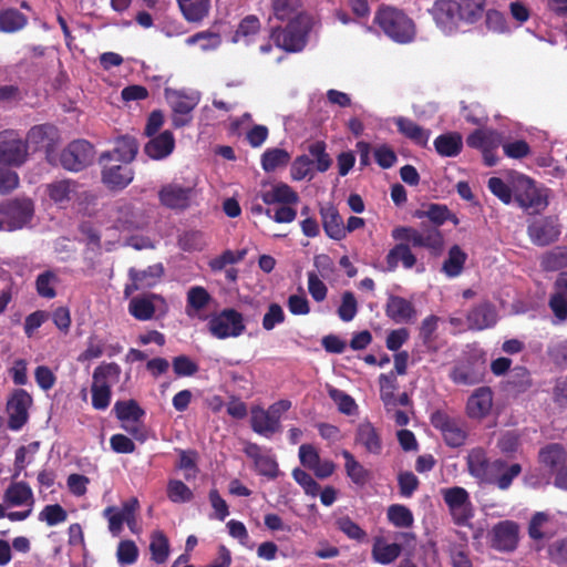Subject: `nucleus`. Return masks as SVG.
Here are the masks:
<instances>
[{
    "label": "nucleus",
    "mask_w": 567,
    "mask_h": 567,
    "mask_svg": "<svg viewBox=\"0 0 567 567\" xmlns=\"http://www.w3.org/2000/svg\"><path fill=\"white\" fill-rule=\"evenodd\" d=\"M338 527L350 539L362 542L367 537V533L349 517L340 518L338 520Z\"/></svg>",
    "instance_id": "63"
},
{
    "label": "nucleus",
    "mask_w": 567,
    "mask_h": 567,
    "mask_svg": "<svg viewBox=\"0 0 567 567\" xmlns=\"http://www.w3.org/2000/svg\"><path fill=\"white\" fill-rule=\"evenodd\" d=\"M466 259L467 255L460 246L454 245L449 250V256L443 262L442 271L449 277H456L462 272Z\"/></svg>",
    "instance_id": "43"
},
{
    "label": "nucleus",
    "mask_w": 567,
    "mask_h": 567,
    "mask_svg": "<svg viewBox=\"0 0 567 567\" xmlns=\"http://www.w3.org/2000/svg\"><path fill=\"white\" fill-rule=\"evenodd\" d=\"M468 473L482 483H487L492 471H497L502 466L501 458L489 461L484 449H472L466 457Z\"/></svg>",
    "instance_id": "13"
},
{
    "label": "nucleus",
    "mask_w": 567,
    "mask_h": 567,
    "mask_svg": "<svg viewBox=\"0 0 567 567\" xmlns=\"http://www.w3.org/2000/svg\"><path fill=\"white\" fill-rule=\"evenodd\" d=\"M250 425L255 433L265 437H271L281 431V423L277 422L266 409L255 406L250 412Z\"/></svg>",
    "instance_id": "20"
},
{
    "label": "nucleus",
    "mask_w": 567,
    "mask_h": 567,
    "mask_svg": "<svg viewBox=\"0 0 567 567\" xmlns=\"http://www.w3.org/2000/svg\"><path fill=\"white\" fill-rule=\"evenodd\" d=\"M547 554L551 563L558 566L567 565V537L553 542L547 548Z\"/></svg>",
    "instance_id": "60"
},
{
    "label": "nucleus",
    "mask_w": 567,
    "mask_h": 567,
    "mask_svg": "<svg viewBox=\"0 0 567 567\" xmlns=\"http://www.w3.org/2000/svg\"><path fill=\"white\" fill-rule=\"evenodd\" d=\"M550 516L545 512H536L528 524V535L534 540H540L546 537V534L543 532V527L546 523H548Z\"/></svg>",
    "instance_id": "58"
},
{
    "label": "nucleus",
    "mask_w": 567,
    "mask_h": 567,
    "mask_svg": "<svg viewBox=\"0 0 567 567\" xmlns=\"http://www.w3.org/2000/svg\"><path fill=\"white\" fill-rule=\"evenodd\" d=\"M194 193V186L171 183L161 188L158 197L164 206L171 209L184 210L189 207Z\"/></svg>",
    "instance_id": "15"
},
{
    "label": "nucleus",
    "mask_w": 567,
    "mask_h": 567,
    "mask_svg": "<svg viewBox=\"0 0 567 567\" xmlns=\"http://www.w3.org/2000/svg\"><path fill=\"white\" fill-rule=\"evenodd\" d=\"M495 308L484 302L473 308L467 315V322L471 329L483 330L492 327L496 322Z\"/></svg>",
    "instance_id": "27"
},
{
    "label": "nucleus",
    "mask_w": 567,
    "mask_h": 567,
    "mask_svg": "<svg viewBox=\"0 0 567 567\" xmlns=\"http://www.w3.org/2000/svg\"><path fill=\"white\" fill-rule=\"evenodd\" d=\"M434 146L440 155L454 157L462 150V136L458 133L442 134L434 141Z\"/></svg>",
    "instance_id": "41"
},
{
    "label": "nucleus",
    "mask_w": 567,
    "mask_h": 567,
    "mask_svg": "<svg viewBox=\"0 0 567 567\" xmlns=\"http://www.w3.org/2000/svg\"><path fill=\"white\" fill-rule=\"evenodd\" d=\"M493 410V392H472L466 402L470 419L482 420Z\"/></svg>",
    "instance_id": "23"
},
{
    "label": "nucleus",
    "mask_w": 567,
    "mask_h": 567,
    "mask_svg": "<svg viewBox=\"0 0 567 567\" xmlns=\"http://www.w3.org/2000/svg\"><path fill=\"white\" fill-rule=\"evenodd\" d=\"M117 563L122 566L133 565L138 558V548L131 539L121 540L116 549Z\"/></svg>",
    "instance_id": "51"
},
{
    "label": "nucleus",
    "mask_w": 567,
    "mask_h": 567,
    "mask_svg": "<svg viewBox=\"0 0 567 567\" xmlns=\"http://www.w3.org/2000/svg\"><path fill=\"white\" fill-rule=\"evenodd\" d=\"M527 233L535 245L547 246L558 240L560 225L555 217H542L528 225Z\"/></svg>",
    "instance_id": "14"
},
{
    "label": "nucleus",
    "mask_w": 567,
    "mask_h": 567,
    "mask_svg": "<svg viewBox=\"0 0 567 567\" xmlns=\"http://www.w3.org/2000/svg\"><path fill=\"white\" fill-rule=\"evenodd\" d=\"M293 480L303 488L307 495L316 497L319 495L320 485L312 478V476L301 468L292 471Z\"/></svg>",
    "instance_id": "57"
},
{
    "label": "nucleus",
    "mask_w": 567,
    "mask_h": 567,
    "mask_svg": "<svg viewBox=\"0 0 567 567\" xmlns=\"http://www.w3.org/2000/svg\"><path fill=\"white\" fill-rule=\"evenodd\" d=\"M402 553L398 543L388 544L382 537H375L372 546V558L381 565L393 563Z\"/></svg>",
    "instance_id": "33"
},
{
    "label": "nucleus",
    "mask_w": 567,
    "mask_h": 567,
    "mask_svg": "<svg viewBox=\"0 0 567 567\" xmlns=\"http://www.w3.org/2000/svg\"><path fill=\"white\" fill-rule=\"evenodd\" d=\"M150 551L155 564L166 563L169 556V540L164 532L157 529L151 534Z\"/></svg>",
    "instance_id": "40"
},
{
    "label": "nucleus",
    "mask_w": 567,
    "mask_h": 567,
    "mask_svg": "<svg viewBox=\"0 0 567 567\" xmlns=\"http://www.w3.org/2000/svg\"><path fill=\"white\" fill-rule=\"evenodd\" d=\"M94 154L92 144L85 140H76L61 152L60 164L64 169L80 172L93 162Z\"/></svg>",
    "instance_id": "6"
},
{
    "label": "nucleus",
    "mask_w": 567,
    "mask_h": 567,
    "mask_svg": "<svg viewBox=\"0 0 567 567\" xmlns=\"http://www.w3.org/2000/svg\"><path fill=\"white\" fill-rule=\"evenodd\" d=\"M166 492L168 499L173 503H187L194 497L192 489L179 480H171Z\"/></svg>",
    "instance_id": "50"
},
{
    "label": "nucleus",
    "mask_w": 567,
    "mask_h": 567,
    "mask_svg": "<svg viewBox=\"0 0 567 567\" xmlns=\"http://www.w3.org/2000/svg\"><path fill=\"white\" fill-rule=\"evenodd\" d=\"M163 274L164 268L162 264L152 265L144 270H137L135 268H131L128 270V277L133 281V288L135 289H144L155 286Z\"/></svg>",
    "instance_id": "28"
},
{
    "label": "nucleus",
    "mask_w": 567,
    "mask_h": 567,
    "mask_svg": "<svg viewBox=\"0 0 567 567\" xmlns=\"http://www.w3.org/2000/svg\"><path fill=\"white\" fill-rule=\"evenodd\" d=\"M320 215L328 237L334 240H341L346 237L343 219L332 205L321 207Z\"/></svg>",
    "instance_id": "24"
},
{
    "label": "nucleus",
    "mask_w": 567,
    "mask_h": 567,
    "mask_svg": "<svg viewBox=\"0 0 567 567\" xmlns=\"http://www.w3.org/2000/svg\"><path fill=\"white\" fill-rule=\"evenodd\" d=\"M460 17L462 21L467 23L476 22L483 14L485 9V0H460Z\"/></svg>",
    "instance_id": "44"
},
{
    "label": "nucleus",
    "mask_w": 567,
    "mask_h": 567,
    "mask_svg": "<svg viewBox=\"0 0 567 567\" xmlns=\"http://www.w3.org/2000/svg\"><path fill=\"white\" fill-rule=\"evenodd\" d=\"M400 494L403 497H411L419 488L420 481L412 472H401L398 475Z\"/></svg>",
    "instance_id": "61"
},
{
    "label": "nucleus",
    "mask_w": 567,
    "mask_h": 567,
    "mask_svg": "<svg viewBox=\"0 0 567 567\" xmlns=\"http://www.w3.org/2000/svg\"><path fill=\"white\" fill-rule=\"evenodd\" d=\"M138 143L135 137L130 135L120 136L115 141V147L112 152H105L101 155L100 162L118 161L130 164L136 157Z\"/></svg>",
    "instance_id": "18"
},
{
    "label": "nucleus",
    "mask_w": 567,
    "mask_h": 567,
    "mask_svg": "<svg viewBox=\"0 0 567 567\" xmlns=\"http://www.w3.org/2000/svg\"><path fill=\"white\" fill-rule=\"evenodd\" d=\"M58 281V277L53 271H44L40 274L35 280L37 291L41 297L54 298L56 292L54 285Z\"/></svg>",
    "instance_id": "53"
},
{
    "label": "nucleus",
    "mask_w": 567,
    "mask_h": 567,
    "mask_svg": "<svg viewBox=\"0 0 567 567\" xmlns=\"http://www.w3.org/2000/svg\"><path fill=\"white\" fill-rule=\"evenodd\" d=\"M566 460L567 452L559 443H549L542 447L538 453L539 463L550 472L557 471L560 466L565 465Z\"/></svg>",
    "instance_id": "29"
},
{
    "label": "nucleus",
    "mask_w": 567,
    "mask_h": 567,
    "mask_svg": "<svg viewBox=\"0 0 567 567\" xmlns=\"http://www.w3.org/2000/svg\"><path fill=\"white\" fill-rule=\"evenodd\" d=\"M210 300L209 293L203 287H193L187 292V313L193 316L192 309L199 311L204 309Z\"/></svg>",
    "instance_id": "52"
},
{
    "label": "nucleus",
    "mask_w": 567,
    "mask_h": 567,
    "mask_svg": "<svg viewBox=\"0 0 567 567\" xmlns=\"http://www.w3.org/2000/svg\"><path fill=\"white\" fill-rule=\"evenodd\" d=\"M173 370L178 377H189L198 371V365L187 355H178L173 359Z\"/></svg>",
    "instance_id": "64"
},
{
    "label": "nucleus",
    "mask_w": 567,
    "mask_h": 567,
    "mask_svg": "<svg viewBox=\"0 0 567 567\" xmlns=\"http://www.w3.org/2000/svg\"><path fill=\"white\" fill-rule=\"evenodd\" d=\"M385 313L390 319L400 323L412 321L415 318L416 311L409 300L391 295L388 298Z\"/></svg>",
    "instance_id": "22"
},
{
    "label": "nucleus",
    "mask_w": 567,
    "mask_h": 567,
    "mask_svg": "<svg viewBox=\"0 0 567 567\" xmlns=\"http://www.w3.org/2000/svg\"><path fill=\"white\" fill-rule=\"evenodd\" d=\"M392 237L411 243L413 247L427 248L435 255L443 249L444 240L441 231L427 223H421L420 228L396 227L392 230Z\"/></svg>",
    "instance_id": "2"
},
{
    "label": "nucleus",
    "mask_w": 567,
    "mask_h": 567,
    "mask_svg": "<svg viewBox=\"0 0 567 567\" xmlns=\"http://www.w3.org/2000/svg\"><path fill=\"white\" fill-rule=\"evenodd\" d=\"M102 181L103 183L112 188V189H122L126 187L134 177L133 169L128 166V164H107L102 163Z\"/></svg>",
    "instance_id": "19"
},
{
    "label": "nucleus",
    "mask_w": 567,
    "mask_h": 567,
    "mask_svg": "<svg viewBox=\"0 0 567 567\" xmlns=\"http://www.w3.org/2000/svg\"><path fill=\"white\" fill-rule=\"evenodd\" d=\"M121 369L116 363H104L95 369L91 390H111L120 379Z\"/></svg>",
    "instance_id": "30"
},
{
    "label": "nucleus",
    "mask_w": 567,
    "mask_h": 567,
    "mask_svg": "<svg viewBox=\"0 0 567 567\" xmlns=\"http://www.w3.org/2000/svg\"><path fill=\"white\" fill-rule=\"evenodd\" d=\"M308 153L311 156L310 159L313 161V165H316L317 171L326 172L330 168L332 159L326 152L324 142L317 141L311 143L308 146Z\"/></svg>",
    "instance_id": "48"
},
{
    "label": "nucleus",
    "mask_w": 567,
    "mask_h": 567,
    "mask_svg": "<svg viewBox=\"0 0 567 567\" xmlns=\"http://www.w3.org/2000/svg\"><path fill=\"white\" fill-rule=\"evenodd\" d=\"M436 25L444 32L451 33L462 21L460 17V6L456 0H436L430 9Z\"/></svg>",
    "instance_id": "11"
},
{
    "label": "nucleus",
    "mask_w": 567,
    "mask_h": 567,
    "mask_svg": "<svg viewBox=\"0 0 567 567\" xmlns=\"http://www.w3.org/2000/svg\"><path fill=\"white\" fill-rule=\"evenodd\" d=\"M549 306L559 320L567 317V272L559 275L555 282V293L549 300Z\"/></svg>",
    "instance_id": "32"
},
{
    "label": "nucleus",
    "mask_w": 567,
    "mask_h": 567,
    "mask_svg": "<svg viewBox=\"0 0 567 567\" xmlns=\"http://www.w3.org/2000/svg\"><path fill=\"white\" fill-rule=\"evenodd\" d=\"M442 494L454 524L457 526L468 525L474 517V507L468 492L464 487L455 486L443 489Z\"/></svg>",
    "instance_id": "4"
},
{
    "label": "nucleus",
    "mask_w": 567,
    "mask_h": 567,
    "mask_svg": "<svg viewBox=\"0 0 567 567\" xmlns=\"http://www.w3.org/2000/svg\"><path fill=\"white\" fill-rule=\"evenodd\" d=\"M272 39L278 47L289 52H297L305 47V35L296 30L292 24H289L284 30H274L271 33Z\"/></svg>",
    "instance_id": "25"
},
{
    "label": "nucleus",
    "mask_w": 567,
    "mask_h": 567,
    "mask_svg": "<svg viewBox=\"0 0 567 567\" xmlns=\"http://www.w3.org/2000/svg\"><path fill=\"white\" fill-rule=\"evenodd\" d=\"M341 455L346 461L344 468L348 477L355 485L364 486L370 480V472L348 450H343Z\"/></svg>",
    "instance_id": "38"
},
{
    "label": "nucleus",
    "mask_w": 567,
    "mask_h": 567,
    "mask_svg": "<svg viewBox=\"0 0 567 567\" xmlns=\"http://www.w3.org/2000/svg\"><path fill=\"white\" fill-rule=\"evenodd\" d=\"M165 99L173 110L172 124L174 127H183L190 123L192 111L199 102V94H186L183 91L165 89Z\"/></svg>",
    "instance_id": "5"
},
{
    "label": "nucleus",
    "mask_w": 567,
    "mask_h": 567,
    "mask_svg": "<svg viewBox=\"0 0 567 567\" xmlns=\"http://www.w3.org/2000/svg\"><path fill=\"white\" fill-rule=\"evenodd\" d=\"M502 466L497 471H492L491 478L486 484L496 485L499 489H507L513 481L522 473V466L518 463L508 465L501 458Z\"/></svg>",
    "instance_id": "34"
},
{
    "label": "nucleus",
    "mask_w": 567,
    "mask_h": 567,
    "mask_svg": "<svg viewBox=\"0 0 567 567\" xmlns=\"http://www.w3.org/2000/svg\"><path fill=\"white\" fill-rule=\"evenodd\" d=\"M66 511L60 504L47 505L39 514V519L45 522L49 526H55L65 522Z\"/></svg>",
    "instance_id": "54"
},
{
    "label": "nucleus",
    "mask_w": 567,
    "mask_h": 567,
    "mask_svg": "<svg viewBox=\"0 0 567 567\" xmlns=\"http://www.w3.org/2000/svg\"><path fill=\"white\" fill-rule=\"evenodd\" d=\"M374 21L395 42L409 43L414 39L415 25L413 21L395 8L380 9Z\"/></svg>",
    "instance_id": "1"
},
{
    "label": "nucleus",
    "mask_w": 567,
    "mask_h": 567,
    "mask_svg": "<svg viewBox=\"0 0 567 567\" xmlns=\"http://www.w3.org/2000/svg\"><path fill=\"white\" fill-rule=\"evenodd\" d=\"M154 299H161V297L154 293L143 297H134L130 301L131 315L138 320H150L155 312L153 303Z\"/></svg>",
    "instance_id": "42"
},
{
    "label": "nucleus",
    "mask_w": 567,
    "mask_h": 567,
    "mask_svg": "<svg viewBox=\"0 0 567 567\" xmlns=\"http://www.w3.org/2000/svg\"><path fill=\"white\" fill-rule=\"evenodd\" d=\"M32 403L29 392H13L7 402L8 427L19 431L28 421V409Z\"/></svg>",
    "instance_id": "16"
},
{
    "label": "nucleus",
    "mask_w": 567,
    "mask_h": 567,
    "mask_svg": "<svg viewBox=\"0 0 567 567\" xmlns=\"http://www.w3.org/2000/svg\"><path fill=\"white\" fill-rule=\"evenodd\" d=\"M388 519L391 524L399 528H408L413 525V514L404 505L393 504L388 508Z\"/></svg>",
    "instance_id": "46"
},
{
    "label": "nucleus",
    "mask_w": 567,
    "mask_h": 567,
    "mask_svg": "<svg viewBox=\"0 0 567 567\" xmlns=\"http://www.w3.org/2000/svg\"><path fill=\"white\" fill-rule=\"evenodd\" d=\"M513 187L515 198L522 207L539 210L547 206L546 198L529 177L518 174L513 179Z\"/></svg>",
    "instance_id": "8"
},
{
    "label": "nucleus",
    "mask_w": 567,
    "mask_h": 567,
    "mask_svg": "<svg viewBox=\"0 0 567 567\" xmlns=\"http://www.w3.org/2000/svg\"><path fill=\"white\" fill-rule=\"evenodd\" d=\"M358 311L357 300L351 291H346L342 295V301L338 309V315L343 321H350L354 318Z\"/></svg>",
    "instance_id": "62"
},
{
    "label": "nucleus",
    "mask_w": 567,
    "mask_h": 567,
    "mask_svg": "<svg viewBox=\"0 0 567 567\" xmlns=\"http://www.w3.org/2000/svg\"><path fill=\"white\" fill-rule=\"evenodd\" d=\"M247 457L254 461L255 470L259 475L274 480L279 474L276 458L256 443H248L244 449Z\"/></svg>",
    "instance_id": "17"
},
{
    "label": "nucleus",
    "mask_w": 567,
    "mask_h": 567,
    "mask_svg": "<svg viewBox=\"0 0 567 567\" xmlns=\"http://www.w3.org/2000/svg\"><path fill=\"white\" fill-rule=\"evenodd\" d=\"M114 410L121 421L138 422L145 414L144 410L134 400L117 401Z\"/></svg>",
    "instance_id": "45"
},
{
    "label": "nucleus",
    "mask_w": 567,
    "mask_h": 567,
    "mask_svg": "<svg viewBox=\"0 0 567 567\" xmlns=\"http://www.w3.org/2000/svg\"><path fill=\"white\" fill-rule=\"evenodd\" d=\"M175 147V140L169 131H164L156 137L148 141L144 147L145 153L153 159L167 157Z\"/></svg>",
    "instance_id": "26"
},
{
    "label": "nucleus",
    "mask_w": 567,
    "mask_h": 567,
    "mask_svg": "<svg viewBox=\"0 0 567 567\" xmlns=\"http://www.w3.org/2000/svg\"><path fill=\"white\" fill-rule=\"evenodd\" d=\"M27 23V18L16 9H8L0 13V31L16 32Z\"/></svg>",
    "instance_id": "47"
},
{
    "label": "nucleus",
    "mask_w": 567,
    "mask_h": 567,
    "mask_svg": "<svg viewBox=\"0 0 567 567\" xmlns=\"http://www.w3.org/2000/svg\"><path fill=\"white\" fill-rule=\"evenodd\" d=\"M491 548L501 553L514 551L519 542V525L509 519L495 524L488 533Z\"/></svg>",
    "instance_id": "7"
},
{
    "label": "nucleus",
    "mask_w": 567,
    "mask_h": 567,
    "mask_svg": "<svg viewBox=\"0 0 567 567\" xmlns=\"http://www.w3.org/2000/svg\"><path fill=\"white\" fill-rule=\"evenodd\" d=\"M414 216L420 219L427 218L429 220L426 223L430 224L431 227H436V229L447 219H452L454 225L458 224V219L451 214L449 208L440 204H430L427 209L416 210Z\"/></svg>",
    "instance_id": "35"
},
{
    "label": "nucleus",
    "mask_w": 567,
    "mask_h": 567,
    "mask_svg": "<svg viewBox=\"0 0 567 567\" xmlns=\"http://www.w3.org/2000/svg\"><path fill=\"white\" fill-rule=\"evenodd\" d=\"M28 156L27 144L16 137L13 132L0 133V163L19 166Z\"/></svg>",
    "instance_id": "12"
},
{
    "label": "nucleus",
    "mask_w": 567,
    "mask_h": 567,
    "mask_svg": "<svg viewBox=\"0 0 567 567\" xmlns=\"http://www.w3.org/2000/svg\"><path fill=\"white\" fill-rule=\"evenodd\" d=\"M33 203L16 198L0 204V214L7 217V229L16 230L27 225L33 216Z\"/></svg>",
    "instance_id": "9"
},
{
    "label": "nucleus",
    "mask_w": 567,
    "mask_h": 567,
    "mask_svg": "<svg viewBox=\"0 0 567 567\" xmlns=\"http://www.w3.org/2000/svg\"><path fill=\"white\" fill-rule=\"evenodd\" d=\"M290 159V154L282 148H272L264 153L261 158L262 168L272 172L279 166H285Z\"/></svg>",
    "instance_id": "49"
},
{
    "label": "nucleus",
    "mask_w": 567,
    "mask_h": 567,
    "mask_svg": "<svg viewBox=\"0 0 567 567\" xmlns=\"http://www.w3.org/2000/svg\"><path fill=\"white\" fill-rule=\"evenodd\" d=\"M395 124L399 132L404 136L421 146L426 145L430 136V132L427 130H424L422 126L405 117H398L395 120Z\"/></svg>",
    "instance_id": "39"
},
{
    "label": "nucleus",
    "mask_w": 567,
    "mask_h": 567,
    "mask_svg": "<svg viewBox=\"0 0 567 567\" xmlns=\"http://www.w3.org/2000/svg\"><path fill=\"white\" fill-rule=\"evenodd\" d=\"M178 245L185 251H195L202 250L206 244L200 231L188 230L178 237Z\"/></svg>",
    "instance_id": "56"
},
{
    "label": "nucleus",
    "mask_w": 567,
    "mask_h": 567,
    "mask_svg": "<svg viewBox=\"0 0 567 567\" xmlns=\"http://www.w3.org/2000/svg\"><path fill=\"white\" fill-rule=\"evenodd\" d=\"M244 330L243 316L234 309H225L209 321V331L219 339L238 337Z\"/></svg>",
    "instance_id": "10"
},
{
    "label": "nucleus",
    "mask_w": 567,
    "mask_h": 567,
    "mask_svg": "<svg viewBox=\"0 0 567 567\" xmlns=\"http://www.w3.org/2000/svg\"><path fill=\"white\" fill-rule=\"evenodd\" d=\"M333 402L338 405L340 413L346 415H357L358 405L352 396L346 392H329Z\"/></svg>",
    "instance_id": "59"
},
{
    "label": "nucleus",
    "mask_w": 567,
    "mask_h": 567,
    "mask_svg": "<svg viewBox=\"0 0 567 567\" xmlns=\"http://www.w3.org/2000/svg\"><path fill=\"white\" fill-rule=\"evenodd\" d=\"M385 261L389 271L395 270L399 262H402L404 268L410 269L416 264V257L408 244L401 243L389 250Z\"/></svg>",
    "instance_id": "31"
},
{
    "label": "nucleus",
    "mask_w": 567,
    "mask_h": 567,
    "mask_svg": "<svg viewBox=\"0 0 567 567\" xmlns=\"http://www.w3.org/2000/svg\"><path fill=\"white\" fill-rule=\"evenodd\" d=\"M542 267L547 271H555L567 267V251L556 248L546 252L542 258Z\"/></svg>",
    "instance_id": "55"
},
{
    "label": "nucleus",
    "mask_w": 567,
    "mask_h": 567,
    "mask_svg": "<svg viewBox=\"0 0 567 567\" xmlns=\"http://www.w3.org/2000/svg\"><path fill=\"white\" fill-rule=\"evenodd\" d=\"M4 502L11 506L33 504V493L25 482H16L9 485L4 493Z\"/></svg>",
    "instance_id": "36"
},
{
    "label": "nucleus",
    "mask_w": 567,
    "mask_h": 567,
    "mask_svg": "<svg viewBox=\"0 0 567 567\" xmlns=\"http://www.w3.org/2000/svg\"><path fill=\"white\" fill-rule=\"evenodd\" d=\"M354 441L370 454L379 455L382 452L381 435L369 421L362 422L358 425Z\"/></svg>",
    "instance_id": "21"
},
{
    "label": "nucleus",
    "mask_w": 567,
    "mask_h": 567,
    "mask_svg": "<svg viewBox=\"0 0 567 567\" xmlns=\"http://www.w3.org/2000/svg\"><path fill=\"white\" fill-rule=\"evenodd\" d=\"M431 424L439 430L446 445L462 446L467 439L465 423L461 417L451 415L447 411L436 410L430 416Z\"/></svg>",
    "instance_id": "3"
},
{
    "label": "nucleus",
    "mask_w": 567,
    "mask_h": 567,
    "mask_svg": "<svg viewBox=\"0 0 567 567\" xmlns=\"http://www.w3.org/2000/svg\"><path fill=\"white\" fill-rule=\"evenodd\" d=\"M177 2L188 22H200L208 16L210 0H177Z\"/></svg>",
    "instance_id": "37"
}]
</instances>
